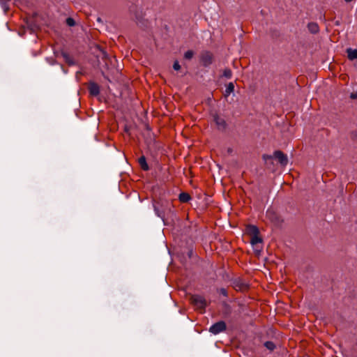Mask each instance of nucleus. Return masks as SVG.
<instances>
[{
  "label": "nucleus",
  "instance_id": "obj_1",
  "mask_svg": "<svg viewBox=\"0 0 357 357\" xmlns=\"http://www.w3.org/2000/svg\"><path fill=\"white\" fill-rule=\"evenodd\" d=\"M153 207L156 215L162 220L165 218V215L171 211V204L167 200H160L156 202L154 204Z\"/></svg>",
  "mask_w": 357,
  "mask_h": 357
},
{
  "label": "nucleus",
  "instance_id": "obj_2",
  "mask_svg": "<svg viewBox=\"0 0 357 357\" xmlns=\"http://www.w3.org/2000/svg\"><path fill=\"white\" fill-rule=\"evenodd\" d=\"M273 158L276 159L282 166L284 167L288 163L287 155L286 154H284L282 151H279V150L274 151L273 155H263V159L264 160V161L266 162H268V161H271Z\"/></svg>",
  "mask_w": 357,
  "mask_h": 357
},
{
  "label": "nucleus",
  "instance_id": "obj_3",
  "mask_svg": "<svg viewBox=\"0 0 357 357\" xmlns=\"http://www.w3.org/2000/svg\"><path fill=\"white\" fill-rule=\"evenodd\" d=\"M190 302L195 307L199 309H204L206 307V301L205 298L199 295H192L190 296Z\"/></svg>",
  "mask_w": 357,
  "mask_h": 357
},
{
  "label": "nucleus",
  "instance_id": "obj_4",
  "mask_svg": "<svg viewBox=\"0 0 357 357\" xmlns=\"http://www.w3.org/2000/svg\"><path fill=\"white\" fill-rule=\"evenodd\" d=\"M200 61L204 67L209 66L213 61V55L208 51L203 52L200 56Z\"/></svg>",
  "mask_w": 357,
  "mask_h": 357
},
{
  "label": "nucleus",
  "instance_id": "obj_5",
  "mask_svg": "<svg viewBox=\"0 0 357 357\" xmlns=\"http://www.w3.org/2000/svg\"><path fill=\"white\" fill-rule=\"evenodd\" d=\"M226 328L227 326L225 322L223 321H220L212 325L209 328V331L214 335H217L221 332L225 331Z\"/></svg>",
  "mask_w": 357,
  "mask_h": 357
},
{
  "label": "nucleus",
  "instance_id": "obj_6",
  "mask_svg": "<svg viewBox=\"0 0 357 357\" xmlns=\"http://www.w3.org/2000/svg\"><path fill=\"white\" fill-rule=\"evenodd\" d=\"M213 119L219 130L223 131L227 128V124L223 118L215 114L213 116Z\"/></svg>",
  "mask_w": 357,
  "mask_h": 357
},
{
  "label": "nucleus",
  "instance_id": "obj_7",
  "mask_svg": "<svg viewBox=\"0 0 357 357\" xmlns=\"http://www.w3.org/2000/svg\"><path fill=\"white\" fill-rule=\"evenodd\" d=\"M89 91L91 96H97L100 93V87L96 83L91 82L89 86Z\"/></svg>",
  "mask_w": 357,
  "mask_h": 357
},
{
  "label": "nucleus",
  "instance_id": "obj_8",
  "mask_svg": "<svg viewBox=\"0 0 357 357\" xmlns=\"http://www.w3.org/2000/svg\"><path fill=\"white\" fill-rule=\"evenodd\" d=\"M138 162L140 167L144 171H148L149 169V167L146 162V160L144 155H142L140 158H139Z\"/></svg>",
  "mask_w": 357,
  "mask_h": 357
},
{
  "label": "nucleus",
  "instance_id": "obj_9",
  "mask_svg": "<svg viewBox=\"0 0 357 357\" xmlns=\"http://www.w3.org/2000/svg\"><path fill=\"white\" fill-rule=\"evenodd\" d=\"M348 59L350 60H354L357 59V50L348 48L347 50Z\"/></svg>",
  "mask_w": 357,
  "mask_h": 357
},
{
  "label": "nucleus",
  "instance_id": "obj_10",
  "mask_svg": "<svg viewBox=\"0 0 357 357\" xmlns=\"http://www.w3.org/2000/svg\"><path fill=\"white\" fill-rule=\"evenodd\" d=\"M308 30L312 33H317L319 31V26L315 22H310L307 24Z\"/></svg>",
  "mask_w": 357,
  "mask_h": 357
},
{
  "label": "nucleus",
  "instance_id": "obj_11",
  "mask_svg": "<svg viewBox=\"0 0 357 357\" xmlns=\"http://www.w3.org/2000/svg\"><path fill=\"white\" fill-rule=\"evenodd\" d=\"M234 91V84L233 82H229L227 86L224 93L225 97H228Z\"/></svg>",
  "mask_w": 357,
  "mask_h": 357
},
{
  "label": "nucleus",
  "instance_id": "obj_12",
  "mask_svg": "<svg viewBox=\"0 0 357 357\" xmlns=\"http://www.w3.org/2000/svg\"><path fill=\"white\" fill-rule=\"evenodd\" d=\"M247 231L251 237L259 234L258 228L254 225H249L247 228Z\"/></svg>",
  "mask_w": 357,
  "mask_h": 357
},
{
  "label": "nucleus",
  "instance_id": "obj_13",
  "mask_svg": "<svg viewBox=\"0 0 357 357\" xmlns=\"http://www.w3.org/2000/svg\"><path fill=\"white\" fill-rule=\"evenodd\" d=\"M191 199L190 195L187 192H181L178 196V199L182 203H186Z\"/></svg>",
  "mask_w": 357,
  "mask_h": 357
},
{
  "label": "nucleus",
  "instance_id": "obj_14",
  "mask_svg": "<svg viewBox=\"0 0 357 357\" xmlns=\"http://www.w3.org/2000/svg\"><path fill=\"white\" fill-rule=\"evenodd\" d=\"M261 242H262V239L261 237H259V234L251 237L250 243L252 245H255L258 243H261Z\"/></svg>",
  "mask_w": 357,
  "mask_h": 357
},
{
  "label": "nucleus",
  "instance_id": "obj_15",
  "mask_svg": "<svg viewBox=\"0 0 357 357\" xmlns=\"http://www.w3.org/2000/svg\"><path fill=\"white\" fill-rule=\"evenodd\" d=\"M62 56H63L65 61L67 63H68L69 65H73L75 63L73 59L66 52H62Z\"/></svg>",
  "mask_w": 357,
  "mask_h": 357
},
{
  "label": "nucleus",
  "instance_id": "obj_16",
  "mask_svg": "<svg viewBox=\"0 0 357 357\" xmlns=\"http://www.w3.org/2000/svg\"><path fill=\"white\" fill-rule=\"evenodd\" d=\"M264 346L270 351L274 350L275 348V344L271 341H267L264 343Z\"/></svg>",
  "mask_w": 357,
  "mask_h": 357
},
{
  "label": "nucleus",
  "instance_id": "obj_17",
  "mask_svg": "<svg viewBox=\"0 0 357 357\" xmlns=\"http://www.w3.org/2000/svg\"><path fill=\"white\" fill-rule=\"evenodd\" d=\"M227 79H230L232 76V71L229 68H225L223 70V75Z\"/></svg>",
  "mask_w": 357,
  "mask_h": 357
},
{
  "label": "nucleus",
  "instance_id": "obj_18",
  "mask_svg": "<svg viewBox=\"0 0 357 357\" xmlns=\"http://www.w3.org/2000/svg\"><path fill=\"white\" fill-rule=\"evenodd\" d=\"M194 56V52L192 51V50H188L185 54H184V58L185 59H191Z\"/></svg>",
  "mask_w": 357,
  "mask_h": 357
},
{
  "label": "nucleus",
  "instance_id": "obj_19",
  "mask_svg": "<svg viewBox=\"0 0 357 357\" xmlns=\"http://www.w3.org/2000/svg\"><path fill=\"white\" fill-rule=\"evenodd\" d=\"M66 24L69 26H73L75 25V21L74 20V19H73L72 17H68L66 19Z\"/></svg>",
  "mask_w": 357,
  "mask_h": 357
},
{
  "label": "nucleus",
  "instance_id": "obj_20",
  "mask_svg": "<svg viewBox=\"0 0 357 357\" xmlns=\"http://www.w3.org/2000/svg\"><path fill=\"white\" fill-rule=\"evenodd\" d=\"M173 68L175 70H178L181 69V66L178 63V61H176L174 64H173Z\"/></svg>",
  "mask_w": 357,
  "mask_h": 357
},
{
  "label": "nucleus",
  "instance_id": "obj_21",
  "mask_svg": "<svg viewBox=\"0 0 357 357\" xmlns=\"http://www.w3.org/2000/svg\"><path fill=\"white\" fill-rule=\"evenodd\" d=\"M220 293L222 294L224 296H227V291L225 289L222 288L220 289Z\"/></svg>",
  "mask_w": 357,
  "mask_h": 357
},
{
  "label": "nucleus",
  "instance_id": "obj_22",
  "mask_svg": "<svg viewBox=\"0 0 357 357\" xmlns=\"http://www.w3.org/2000/svg\"><path fill=\"white\" fill-rule=\"evenodd\" d=\"M350 98L354 100L357 99V91L355 93H351L350 95Z\"/></svg>",
  "mask_w": 357,
  "mask_h": 357
},
{
  "label": "nucleus",
  "instance_id": "obj_23",
  "mask_svg": "<svg viewBox=\"0 0 357 357\" xmlns=\"http://www.w3.org/2000/svg\"><path fill=\"white\" fill-rule=\"evenodd\" d=\"M352 1L353 0H344V1L347 2V3H349V2Z\"/></svg>",
  "mask_w": 357,
  "mask_h": 357
}]
</instances>
